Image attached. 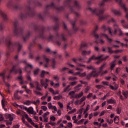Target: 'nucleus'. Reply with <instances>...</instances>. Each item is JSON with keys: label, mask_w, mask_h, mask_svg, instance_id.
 <instances>
[{"label": "nucleus", "mask_w": 128, "mask_h": 128, "mask_svg": "<svg viewBox=\"0 0 128 128\" xmlns=\"http://www.w3.org/2000/svg\"><path fill=\"white\" fill-rule=\"evenodd\" d=\"M84 96V92H81L78 94H76V98H82Z\"/></svg>", "instance_id": "22"}, {"label": "nucleus", "mask_w": 128, "mask_h": 128, "mask_svg": "<svg viewBox=\"0 0 128 128\" xmlns=\"http://www.w3.org/2000/svg\"><path fill=\"white\" fill-rule=\"evenodd\" d=\"M34 92L35 94H37L38 96H42V93L40 92L34 91Z\"/></svg>", "instance_id": "46"}, {"label": "nucleus", "mask_w": 128, "mask_h": 128, "mask_svg": "<svg viewBox=\"0 0 128 128\" xmlns=\"http://www.w3.org/2000/svg\"><path fill=\"white\" fill-rule=\"evenodd\" d=\"M76 77H72V76H70L68 78V80H76Z\"/></svg>", "instance_id": "47"}, {"label": "nucleus", "mask_w": 128, "mask_h": 128, "mask_svg": "<svg viewBox=\"0 0 128 128\" xmlns=\"http://www.w3.org/2000/svg\"><path fill=\"white\" fill-rule=\"evenodd\" d=\"M114 122L115 124H118L120 122V116H116L114 118Z\"/></svg>", "instance_id": "20"}, {"label": "nucleus", "mask_w": 128, "mask_h": 128, "mask_svg": "<svg viewBox=\"0 0 128 128\" xmlns=\"http://www.w3.org/2000/svg\"><path fill=\"white\" fill-rule=\"evenodd\" d=\"M108 52H109V54H114V52H116V54H118V52H122V50H116V51H114L112 50V48L108 47Z\"/></svg>", "instance_id": "14"}, {"label": "nucleus", "mask_w": 128, "mask_h": 128, "mask_svg": "<svg viewBox=\"0 0 128 128\" xmlns=\"http://www.w3.org/2000/svg\"><path fill=\"white\" fill-rule=\"evenodd\" d=\"M26 66L25 67V70H26V68H28V66L30 68H32V65L28 64L27 62H25Z\"/></svg>", "instance_id": "29"}, {"label": "nucleus", "mask_w": 128, "mask_h": 128, "mask_svg": "<svg viewBox=\"0 0 128 128\" xmlns=\"http://www.w3.org/2000/svg\"><path fill=\"white\" fill-rule=\"evenodd\" d=\"M101 58H102V55H100V56H98L97 57H96V56L93 55L90 58H89L87 62H88V64H90V62H92V60H100Z\"/></svg>", "instance_id": "8"}, {"label": "nucleus", "mask_w": 128, "mask_h": 128, "mask_svg": "<svg viewBox=\"0 0 128 128\" xmlns=\"http://www.w3.org/2000/svg\"><path fill=\"white\" fill-rule=\"evenodd\" d=\"M48 92H46L45 96H43L41 98L42 100H44L46 98H48Z\"/></svg>", "instance_id": "25"}, {"label": "nucleus", "mask_w": 128, "mask_h": 128, "mask_svg": "<svg viewBox=\"0 0 128 128\" xmlns=\"http://www.w3.org/2000/svg\"><path fill=\"white\" fill-rule=\"evenodd\" d=\"M70 86H76V84H78V82L74 81L73 82H70Z\"/></svg>", "instance_id": "41"}, {"label": "nucleus", "mask_w": 128, "mask_h": 128, "mask_svg": "<svg viewBox=\"0 0 128 128\" xmlns=\"http://www.w3.org/2000/svg\"><path fill=\"white\" fill-rule=\"evenodd\" d=\"M50 120L52 122H54L56 120V117L54 116H50Z\"/></svg>", "instance_id": "53"}, {"label": "nucleus", "mask_w": 128, "mask_h": 128, "mask_svg": "<svg viewBox=\"0 0 128 128\" xmlns=\"http://www.w3.org/2000/svg\"><path fill=\"white\" fill-rule=\"evenodd\" d=\"M68 126L69 128H72V122H68Z\"/></svg>", "instance_id": "58"}, {"label": "nucleus", "mask_w": 128, "mask_h": 128, "mask_svg": "<svg viewBox=\"0 0 128 128\" xmlns=\"http://www.w3.org/2000/svg\"><path fill=\"white\" fill-rule=\"evenodd\" d=\"M70 85H68L66 88L64 89V92H70Z\"/></svg>", "instance_id": "24"}, {"label": "nucleus", "mask_w": 128, "mask_h": 128, "mask_svg": "<svg viewBox=\"0 0 128 128\" xmlns=\"http://www.w3.org/2000/svg\"><path fill=\"white\" fill-rule=\"evenodd\" d=\"M24 112H22V111H20V110H18V111L16 112V114L18 115H20L22 116H24Z\"/></svg>", "instance_id": "23"}, {"label": "nucleus", "mask_w": 128, "mask_h": 128, "mask_svg": "<svg viewBox=\"0 0 128 128\" xmlns=\"http://www.w3.org/2000/svg\"><path fill=\"white\" fill-rule=\"evenodd\" d=\"M110 88L111 90H118V84H116L114 88V86L110 85Z\"/></svg>", "instance_id": "28"}, {"label": "nucleus", "mask_w": 128, "mask_h": 128, "mask_svg": "<svg viewBox=\"0 0 128 128\" xmlns=\"http://www.w3.org/2000/svg\"><path fill=\"white\" fill-rule=\"evenodd\" d=\"M82 86V85L81 84H79L78 86H75L74 88V90H75V92H80V87Z\"/></svg>", "instance_id": "15"}, {"label": "nucleus", "mask_w": 128, "mask_h": 128, "mask_svg": "<svg viewBox=\"0 0 128 128\" xmlns=\"http://www.w3.org/2000/svg\"><path fill=\"white\" fill-rule=\"evenodd\" d=\"M24 116L26 118L31 124H34V122H32V118L28 117V114H26V112H24Z\"/></svg>", "instance_id": "10"}, {"label": "nucleus", "mask_w": 128, "mask_h": 128, "mask_svg": "<svg viewBox=\"0 0 128 128\" xmlns=\"http://www.w3.org/2000/svg\"><path fill=\"white\" fill-rule=\"evenodd\" d=\"M114 28H115L114 32H112V29L110 27H106V25H103L102 26V30L104 32H106V30H108L109 32V33L111 36H114L115 34H116V32H118L119 33L120 36H122V30L118 28V24H115L114 25Z\"/></svg>", "instance_id": "2"}, {"label": "nucleus", "mask_w": 128, "mask_h": 128, "mask_svg": "<svg viewBox=\"0 0 128 128\" xmlns=\"http://www.w3.org/2000/svg\"><path fill=\"white\" fill-rule=\"evenodd\" d=\"M96 88H98V90H100V88H103L104 86L99 84V85H96Z\"/></svg>", "instance_id": "52"}, {"label": "nucleus", "mask_w": 128, "mask_h": 128, "mask_svg": "<svg viewBox=\"0 0 128 128\" xmlns=\"http://www.w3.org/2000/svg\"><path fill=\"white\" fill-rule=\"evenodd\" d=\"M8 104V102L4 100V98H3L2 100V104L3 108H6V106Z\"/></svg>", "instance_id": "18"}, {"label": "nucleus", "mask_w": 128, "mask_h": 128, "mask_svg": "<svg viewBox=\"0 0 128 128\" xmlns=\"http://www.w3.org/2000/svg\"><path fill=\"white\" fill-rule=\"evenodd\" d=\"M87 70H94L96 68H94V67L93 66H90L87 67Z\"/></svg>", "instance_id": "42"}, {"label": "nucleus", "mask_w": 128, "mask_h": 128, "mask_svg": "<svg viewBox=\"0 0 128 128\" xmlns=\"http://www.w3.org/2000/svg\"><path fill=\"white\" fill-rule=\"evenodd\" d=\"M90 90V86H88L87 88H86L85 89V92H88V90Z\"/></svg>", "instance_id": "64"}, {"label": "nucleus", "mask_w": 128, "mask_h": 128, "mask_svg": "<svg viewBox=\"0 0 128 128\" xmlns=\"http://www.w3.org/2000/svg\"><path fill=\"white\" fill-rule=\"evenodd\" d=\"M48 114H50V112H46L44 114L43 118H46V116H48Z\"/></svg>", "instance_id": "50"}, {"label": "nucleus", "mask_w": 128, "mask_h": 128, "mask_svg": "<svg viewBox=\"0 0 128 128\" xmlns=\"http://www.w3.org/2000/svg\"><path fill=\"white\" fill-rule=\"evenodd\" d=\"M26 94H32V90H30L28 88L26 89Z\"/></svg>", "instance_id": "44"}, {"label": "nucleus", "mask_w": 128, "mask_h": 128, "mask_svg": "<svg viewBox=\"0 0 128 128\" xmlns=\"http://www.w3.org/2000/svg\"><path fill=\"white\" fill-rule=\"evenodd\" d=\"M32 104V101H26V102H24V104H26V106H30V104Z\"/></svg>", "instance_id": "57"}, {"label": "nucleus", "mask_w": 128, "mask_h": 128, "mask_svg": "<svg viewBox=\"0 0 128 128\" xmlns=\"http://www.w3.org/2000/svg\"><path fill=\"white\" fill-rule=\"evenodd\" d=\"M122 94H123V96H124L125 98H128V91H122Z\"/></svg>", "instance_id": "27"}, {"label": "nucleus", "mask_w": 128, "mask_h": 128, "mask_svg": "<svg viewBox=\"0 0 128 128\" xmlns=\"http://www.w3.org/2000/svg\"><path fill=\"white\" fill-rule=\"evenodd\" d=\"M40 108L42 110H44V112H46V110H48V107L46 106H42Z\"/></svg>", "instance_id": "32"}, {"label": "nucleus", "mask_w": 128, "mask_h": 128, "mask_svg": "<svg viewBox=\"0 0 128 128\" xmlns=\"http://www.w3.org/2000/svg\"><path fill=\"white\" fill-rule=\"evenodd\" d=\"M18 79L19 80H20V84H22L24 83V82H22V76H20L18 77Z\"/></svg>", "instance_id": "45"}, {"label": "nucleus", "mask_w": 128, "mask_h": 128, "mask_svg": "<svg viewBox=\"0 0 128 128\" xmlns=\"http://www.w3.org/2000/svg\"><path fill=\"white\" fill-rule=\"evenodd\" d=\"M88 54V51H83L82 52V56H86Z\"/></svg>", "instance_id": "63"}, {"label": "nucleus", "mask_w": 128, "mask_h": 128, "mask_svg": "<svg viewBox=\"0 0 128 128\" xmlns=\"http://www.w3.org/2000/svg\"><path fill=\"white\" fill-rule=\"evenodd\" d=\"M114 28H115L114 32H112V29L110 27H106V25H103L102 26V30L104 32H106V30H108L109 32V33L111 36H114L115 34H116V32H118L119 33L120 36H122V30L118 28V24H115L114 25Z\"/></svg>", "instance_id": "1"}, {"label": "nucleus", "mask_w": 128, "mask_h": 128, "mask_svg": "<svg viewBox=\"0 0 128 128\" xmlns=\"http://www.w3.org/2000/svg\"><path fill=\"white\" fill-rule=\"evenodd\" d=\"M110 0H102V3L100 4V6H104V2H108Z\"/></svg>", "instance_id": "48"}, {"label": "nucleus", "mask_w": 128, "mask_h": 128, "mask_svg": "<svg viewBox=\"0 0 128 128\" xmlns=\"http://www.w3.org/2000/svg\"><path fill=\"white\" fill-rule=\"evenodd\" d=\"M90 105H87L86 108L84 112V114H86V112H88V110H90Z\"/></svg>", "instance_id": "40"}, {"label": "nucleus", "mask_w": 128, "mask_h": 128, "mask_svg": "<svg viewBox=\"0 0 128 128\" xmlns=\"http://www.w3.org/2000/svg\"><path fill=\"white\" fill-rule=\"evenodd\" d=\"M98 122H100V124H102L104 122V119H102L101 118H99L98 120Z\"/></svg>", "instance_id": "51"}, {"label": "nucleus", "mask_w": 128, "mask_h": 128, "mask_svg": "<svg viewBox=\"0 0 128 128\" xmlns=\"http://www.w3.org/2000/svg\"><path fill=\"white\" fill-rule=\"evenodd\" d=\"M50 82V80L48 79H46L45 81L44 80H40V84L42 86H44V88H47L48 86V82Z\"/></svg>", "instance_id": "4"}, {"label": "nucleus", "mask_w": 128, "mask_h": 128, "mask_svg": "<svg viewBox=\"0 0 128 128\" xmlns=\"http://www.w3.org/2000/svg\"><path fill=\"white\" fill-rule=\"evenodd\" d=\"M83 110H84V108H82L79 110L78 111V114H82V111Z\"/></svg>", "instance_id": "60"}, {"label": "nucleus", "mask_w": 128, "mask_h": 128, "mask_svg": "<svg viewBox=\"0 0 128 128\" xmlns=\"http://www.w3.org/2000/svg\"><path fill=\"white\" fill-rule=\"evenodd\" d=\"M36 90H42V88L40 86V84L38 83V82H36Z\"/></svg>", "instance_id": "30"}, {"label": "nucleus", "mask_w": 128, "mask_h": 128, "mask_svg": "<svg viewBox=\"0 0 128 128\" xmlns=\"http://www.w3.org/2000/svg\"><path fill=\"white\" fill-rule=\"evenodd\" d=\"M120 70H121L120 68H116V74H118V72H120Z\"/></svg>", "instance_id": "62"}, {"label": "nucleus", "mask_w": 128, "mask_h": 128, "mask_svg": "<svg viewBox=\"0 0 128 128\" xmlns=\"http://www.w3.org/2000/svg\"><path fill=\"white\" fill-rule=\"evenodd\" d=\"M60 110H64V104H62V103L60 102H58Z\"/></svg>", "instance_id": "31"}, {"label": "nucleus", "mask_w": 128, "mask_h": 128, "mask_svg": "<svg viewBox=\"0 0 128 128\" xmlns=\"http://www.w3.org/2000/svg\"><path fill=\"white\" fill-rule=\"evenodd\" d=\"M18 90H16L14 93V98L16 100H20V97L18 96Z\"/></svg>", "instance_id": "16"}, {"label": "nucleus", "mask_w": 128, "mask_h": 128, "mask_svg": "<svg viewBox=\"0 0 128 128\" xmlns=\"http://www.w3.org/2000/svg\"><path fill=\"white\" fill-rule=\"evenodd\" d=\"M16 116L14 114H5V118L6 120H9L10 122H12V120H14V118Z\"/></svg>", "instance_id": "6"}, {"label": "nucleus", "mask_w": 128, "mask_h": 128, "mask_svg": "<svg viewBox=\"0 0 128 128\" xmlns=\"http://www.w3.org/2000/svg\"><path fill=\"white\" fill-rule=\"evenodd\" d=\"M116 112L118 114H120V112H122V109L120 108H117L116 109Z\"/></svg>", "instance_id": "49"}, {"label": "nucleus", "mask_w": 128, "mask_h": 128, "mask_svg": "<svg viewBox=\"0 0 128 128\" xmlns=\"http://www.w3.org/2000/svg\"><path fill=\"white\" fill-rule=\"evenodd\" d=\"M38 72H40L39 69H36V70H35L34 71V75L36 76V74H38Z\"/></svg>", "instance_id": "56"}, {"label": "nucleus", "mask_w": 128, "mask_h": 128, "mask_svg": "<svg viewBox=\"0 0 128 128\" xmlns=\"http://www.w3.org/2000/svg\"><path fill=\"white\" fill-rule=\"evenodd\" d=\"M115 66H116V60H114L110 63L111 70H114V68Z\"/></svg>", "instance_id": "21"}, {"label": "nucleus", "mask_w": 128, "mask_h": 128, "mask_svg": "<svg viewBox=\"0 0 128 128\" xmlns=\"http://www.w3.org/2000/svg\"><path fill=\"white\" fill-rule=\"evenodd\" d=\"M48 106L49 110H51V108L52 109V108L54 107V106H52V102H49L48 104Z\"/></svg>", "instance_id": "38"}, {"label": "nucleus", "mask_w": 128, "mask_h": 128, "mask_svg": "<svg viewBox=\"0 0 128 128\" xmlns=\"http://www.w3.org/2000/svg\"><path fill=\"white\" fill-rule=\"evenodd\" d=\"M40 100H37L36 101H34L32 102V104L35 105L40 104Z\"/></svg>", "instance_id": "33"}, {"label": "nucleus", "mask_w": 128, "mask_h": 128, "mask_svg": "<svg viewBox=\"0 0 128 128\" xmlns=\"http://www.w3.org/2000/svg\"><path fill=\"white\" fill-rule=\"evenodd\" d=\"M84 119L82 118V119L80 120H79L77 122V124H84Z\"/></svg>", "instance_id": "36"}, {"label": "nucleus", "mask_w": 128, "mask_h": 128, "mask_svg": "<svg viewBox=\"0 0 128 128\" xmlns=\"http://www.w3.org/2000/svg\"><path fill=\"white\" fill-rule=\"evenodd\" d=\"M108 104H114V100L112 99H109L107 100Z\"/></svg>", "instance_id": "35"}, {"label": "nucleus", "mask_w": 128, "mask_h": 128, "mask_svg": "<svg viewBox=\"0 0 128 128\" xmlns=\"http://www.w3.org/2000/svg\"><path fill=\"white\" fill-rule=\"evenodd\" d=\"M106 16H101L99 17L100 20H104Z\"/></svg>", "instance_id": "61"}, {"label": "nucleus", "mask_w": 128, "mask_h": 128, "mask_svg": "<svg viewBox=\"0 0 128 128\" xmlns=\"http://www.w3.org/2000/svg\"><path fill=\"white\" fill-rule=\"evenodd\" d=\"M90 10H91L92 14H96V16H100V14H102L103 12H104V8L100 9L98 10L96 8H90Z\"/></svg>", "instance_id": "3"}, {"label": "nucleus", "mask_w": 128, "mask_h": 128, "mask_svg": "<svg viewBox=\"0 0 128 128\" xmlns=\"http://www.w3.org/2000/svg\"><path fill=\"white\" fill-rule=\"evenodd\" d=\"M112 12L113 14H116V16H120V12L116 10V9H112Z\"/></svg>", "instance_id": "19"}, {"label": "nucleus", "mask_w": 128, "mask_h": 128, "mask_svg": "<svg viewBox=\"0 0 128 128\" xmlns=\"http://www.w3.org/2000/svg\"><path fill=\"white\" fill-rule=\"evenodd\" d=\"M68 96L70 98H76V92L74 91L70 92L68 93Z\"/></svg>", "instance_id": "11"}, {"label": "nucleus", "mask_w": 128, "mask_h": 128, "mask_svg": "<svg viewBox=\"0 0 128 128\" xmlns=\"http://www.w3.org/2000/svg\"><path fill=\"white\" fill-rule=\"evenodd\" d=\"M74 76H79L81 78H84L86 76V72H84V73L80 74V72H77L74 74Z\"/></svg>", "instance_id": "13"}, {"label": "nucleus", "mask_w": 128, "mask_h": 128, "mask_svg": "<svg viewBox=\"0 0 128 128\" xmlns=\"http://www.w3.org/2000/svg\"><path fill=\"white\" fill-rule=\"evenodd\" d=\"M98 76V74L96 72V70L95 69L90 74L88 75V76H93L94 78H96V76Z\"/></svg>", "instance_id": "9"}, {"label": "nucleus", "mask_w": 128, "mask_h": 128, "mask_svg": "<svg viewBox=\"0 0 128 128\" xmlns=\"http://www.w3.org/2000/svg\"><path fill=\"white\" fill-rule=\"evenodd\" d=\"M60 86V83H56V84H55L54 85V87L55 88H59Z\"/></svg>", "instance_id": "54"}, {"label": "nucleus", "mask_w": 128, "mask_h": 128, "mask_svg": "<svg viewBox=\"0 0 128 128\" xmlns=\"http://www.w3.org/2000/svg\"><path fill=\"white\" fill-rule=\"evenodd\" d=\"M76 112V109L74 108L72 110L71 112H69L68 114H74V112Z\"/></svg>", "instance_id": "59"}, {"label": "nucleus", "mask_w": 128, "mask_h": 128, "mask_svg": "<svg viewBox=\"0 0 128 128\" xmlns=\"http://www.w3.org/2000/svg\"><path fill=\"white\" fill-rule=\"evenodd\" d=\"M48 74V72H46L44 70L42 71V73L40 74L41 78H44V74Z\"/></svg>", "instance_id": "26"}, {"label": "nucleus", "mask_w": 128, "mask_h": 128, "mask_svg": "<svg viewBox=\"0 0 128 128\" xmlns=\"http://www.w3.org/2000/svg\"><path fill=\"white\" fill-rule=\"evenodd\" d=\"M49 90L50 92H51L52 94H58V90L54 92V89L52 88H49Z\"/></svg>", "instance_id": "17"}, {"label": "nucleus", "mask_w": 128, "mask_h": 128, "mask_svg": "<svg viewBox=\"0 0 128 128\" xmlns=\"http://www.w3.org/2000/svg\"><path fill=\"white\" fill-rule=\"evenodd\" d=\"M72 60H73V62H80V60H82V58H79L78 60H76V58H73L72 59Z\"/></svg>", "instance_id": "39"}, {"label": "nucleus", "mask_w": 128, "mask_h": 128, "mask_svg": "<svg viewBox=\"0 0 128 128\" xmlns=\"http://www.w3.org/2000/svg\"><path fill=\"white\" fill-rule=\"evenodd\" d=\"M26 110L28 112V114H36V112L34 110V108L32 107H30L28 108H25Z\"/></svg>", "instance_id": "7"}, {"label": "nucleus", "mask_w": 128, "mask_h": 128, "mask_svg": "<svg viewBox=\"0 0 128 128\" xmlns=\"http://www.w3.org/2000/svg\"><path fill=\"white\" fill-rule=\"evenodd\" d=\"M54 100H60V98H62V96H55L54 97Z\"/></svg>", "instance_id": "43"}, {"label": "nucleus", "mask_w": 128, "mask_h": 128, "mask_svg": "<svg viewBox=\"0 0 128 128\" xmlns=\"http://www.w3.org/2000/svg\"><path fill=\"white\" fill-rule=\"evenodd\" d=\"M94 36L96 38H107L108 42H112V40L111 38H108V35L106 34H100V36H98V34H94Z\"/></svg>", "instance_id": "5"}, {"label": "nucleus", "mask_w": 128, "mask_h": 128, "mask_svg": "<svg viewBox=\"0 0 128 128\" xmlns=\"http://www.w3.org/2000/svg\"><path fill=\"white\" fill-rule=\"evenodd\" d=\"M22 122L23 124H26V126H28V122H26V119H24V116H23L22 118Z\"/></svg>", "instance_id": "34"}, {"label": "nucleus", "mask_w": 128, "mask_h": 128, "mask_svg": "<svg viewBox=\"0 0 128 128\" xmlns=\"http://www.w3.org/2000/svg\"><path fill=\"white\" fill-rule=\"evenodd\" d=\"M66 70H68V68L64 67L60 69V72H66Z\"/></svg>", "instance_id": "55"}, {"label": "nucleus", "mask_w": 128, "mask_h": 128, "mask_svg": "<svg viewBox=\"0 0 128 128\" xmlns=\"http://www.w3.org/2000/svg\"><path fill=\"white\" fill-rule=\"evenodd\" d=\"M106 122H108V124H112V122H114V120L112 119H107Z\"/></svg>", "instance_id": "37"}, {"label": "nucleus", "mask_w": 128, "mask_h": 128, "mask_svg": "<svg viewBox=\"0 0 128 128\" xmlns=\"http://www.w3.org/2000/svg\"><path fill=\"white\" fill-rule=\"evenodd\" d=\"M116 2L121 4L122 8H123V9L125 10V12H128V8L126 7V5L124 4H122V0H116Z\"/></svg>", "instance_id": "12"}]
</instances>
